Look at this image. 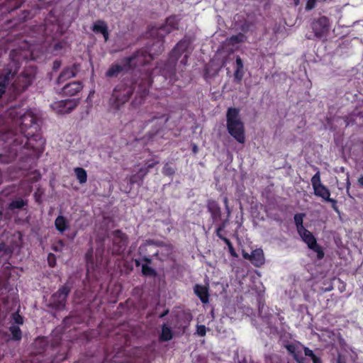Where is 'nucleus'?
I'll use <instances>...</instances> for the list:
<instances>
[{"label": "nucleus", "instance_id": "1", "mask_svg": "<svg viewBox=\"0 0 363 363\" xmlns=\"http://www.w3.org/2000/svg\"><path fill=\"white\" fill-rule=\"evenodd\" d=\"M6 116L19 126L21 134L12 135L11 143L0 154V162L11 163L19 154L38 158L44 151L45 140L41 135L35 116L31 111H24L21 106H11L6 111Z\"/></svg>", "mask_w": 363, "mask_h": 363}, {"label": "nucleus", "instance_id": "2", "mask_svg": "<svg viewBox=\"0 0 363 363\" xmlns=\"http://www.w3.org/2000/svg\"><path fill=\"white\" fill-rule=\"evenodd\" d=\"M151 86V74L146 72L140 79L131 77L118 84L113 89L108 100L109 109L113 112L121 110L132 97L135 91V96L131 106L136 107L141 104L149 93Z\"/></svg>", "mask_w": 363, "mask_h": 363}, {"label": "nucleus", "instance_id": "3", "mask_svg": "<svg viewBox=\"0 0 363 363\" xmlns=\"http://www.w3.org/2000/svg\"><path fill=\"white\" fill-rule=\"evenodd\" d=\"M226 128L228 133L239 143L245 142L244 123L240 116V109L230 107L226 113Z\"/></svg>", "mask_w": 363, "mask_h": 363}, {"label": "nucleus", "instance_id": "4", "mask_svg": "<svg viewBox=\"0 0 363 363\" xmlns=\"http://www.w3.org/2000/svg\"><path fill=\"white\" fill-rule=\"evenodd\" d=\"M35 344L41 348L37 356L40 363H59L66 359V356L57 354L58 342L50 345L46 338L42 337L36 340Z\"/></svg>", "mask_w": 363, "mask_h": 363}, {"label": "nucleus", "instance_id": "5", "mask_svg": "<svg viewBox=\"0 0 363 363\" xmlns=\"http://www.w3.org/2000/svg\"><path fill=\"white\" fill-rule=\"evenodd\" d=\"M190 45L191 40L187 38H184L176 44L169 53L164 66L161 67L164 74L172 75L175 74L176 65L178 60L183 54H189V48Z\"/></svg>", "mask_w": 363, "mask_h": 363}, {"label": "nucleus", "instance_id": "6", "mask_svg": "<svg viewBox=\"0 0 363 363\" xmlns=\"http://www.w3.org/2000/svg\"><path fill=\"white\" fill-rule=\"evenodd\" d=\"M153 60V57L147 49L142 48L135 51L132 55L125 57V62L126 66L129 67L130 69H135L139 67H143V72L137 77L135 74L133 77L135 79H140L146 72H150L151 75L152 70L150 68H147L146 66ZM152 83V79L151 78V84Z\"/></svg>", "mask_w": 363, "mask_h": 363}, {"label": "nucleus", "instance_id": "7", "mask_svg": "<svg viewBox=\"0 0 363 363\" xmlns=\"http://www.w3.org/2000/svg\"><path fill=\"white\" fill-rule=\"evenodd\" d=\"M19 52L18 50H11L9 53L10 63L0 71V88L6 90L11 79H13L20 68L21 57L18 55Z\"/></svg>", "mask_w": 363, "mask_h": 363}, {"label": "nucleus", "instance_id": "8", "mask_svg": "<svg viewBox=\"0 0 363 363\" xmlns=\"http://www.w3.org/2000/svg\"><path fill=\"white\" fill-rule=\"evenodd\" d=\"M36 77V69L33 67L26 68L12 84L14 98L25 91L33 82Z\"/></svg>", "mask_w": 363, "mask_h": 363}, {"label": "nucleus", "instance_id": "9", "mask_svg": "<svg viewBox=\"0 0 363 363\" xmlns=\"http://www.w3.org/2000/svg\"><path fill=\"white\" fill-rule=\"evenodd\" d=\"M72 285V282L67 281L62 286H60L57 291L51 295L48 306L55 311L64 310Z\"/></svg>", "mask_w": 363, "mask_h": 363}, {"label": "nucleus", "instance_id": "10", "mask_svg": "<svg viewBox=\"0 0 363 363\" xmlns=\"http://www.w3.org/2000/svg\"><path fill=\"white\" fill-rule=\"evenodd\" d=\"M111 235L112 238L111 253L116 255H123L128 243V235L121 230L112 231Z\"/></svg>", "mask_w": 363, "mask_h": 363}, {"label": "nucleus", "instance_id": "11", "mask_svg": "<svg viewBox=\"0 0 363 363\" xmlns=\"http://www.w3.org/2000/svg\"><path fill=\"white\" fill-rule=\"evenodd\" d=\"M311 28L316 38H321L325 37L330 28V20L325 16H320L313 20L311 23Z\"/></svg>", "mask_w": 363, "mask_h": 363}, {"label": "nucleus", "instance_id": "12", "mask_svg": "<svg viewBox=\"0 0 363 363\" xmlns=\"http://www.w3.org/2000/svg\"><path fill=\"white\" fill-rule=\"evenodd\" d=\"M311 181L313 189V193L316 196L321 198L324 201L330 196V191L329 189L321 183L319 172H317L312 177Z\"/></svg>", "mask_w": 363, "mask_h": 363}, {"label": "nucleus", "instance_id": "13", "mask_svg": "<svg viewBox=\"0 0 363 363\" xmlns=\"http://www.w3.org/2000/svg\"><path fill=\"white\" fill-rule=\"evenodd\" d=\"M159 163L158 160H148L145 161V167L140 168L136 174L132 175L129 179V184L130 185L138 182V179L143 184L144 177L148 174L150 169L153 168Z\"/></svg>", "mask_w": 363, "mask_h": 363}, {"label": "nucleus", "instance_id": "14", "mask_svg": "<svg viewBox=\"0 0 363 363\" xmlns=\"http://www.w3.org/2000/svg\"><path fill=\"white\" fill-rule=\"evenodd\" d=\"M79 68L80 64L79 63H74L71 66L64 67L56 80L57 84H61L67 80L75 77L79 71Z\"/></svg>", "mask_w": 363, "mask_h": 363}, {"label": "nucleus", "instance_id": "15", "mask_svg": "<svg viewBox=\"0 0 363 363\" xmlns=\"http://www.w3.org/2000/svg\"><path fill=\"white\" fill-rule=\"evenodd\" d=\"M178 29V23L174 16L168 17L164 24L158 28L156 34L161 37L164 38L167 34Z\"/></svg>", "mask_w": 363, "mask_h": 363}, {"label": "nucleus", "instance_id": "16", "mask_svg": "<svg viewBox=\"0 0 363 363\" xmlns=\"http://www.w3.org/2000/svg\"><path fill=\"white\" fill-rule=\"evenodd\" d=\"M206 208L211 215L213 223H217L221 220V208L219 203L213 199H208L206 201Z\"/></svg>", "mask_w": 363, "mask_h": 363}, {"label": "nucleus", "instance_id": "17", "mask_svg": "<svg viewBox=\"0 0 363 363\" xmlns=\"http://www.w3.org/2000/svg\"><path fill=\"white\" fill-rule=\"evenodd\" d=\"M129 67L126 66L125 57L121 59V63H113L111 65L109 68L105 73V76L108 78L118 77L121 72L129 70Z\"/></svg>", "mask_w": 363, "mask_h": 363}, {"label": "nucleus", "instance_id": "18", "mask_svg": "<svg viewBox=\"0 0 363 363\" xmlns=\"http://www.w3.org/2000/svg\"><path fill=\"white\" fill-rule=\"evenodd\" d=\"M91 29L96 34H101L104 39V42L106 43L109 40L108 27L105 21H96L94 22Z\"/></svg>", "mask_w": 363, "mask_h": 363}, {"label": "nucleus", "instance_id": "19", "mask_svg": "<svg viewBox=\"0 0 363 363\" xmlns=\"http://www.w3.org/2000/svg\"><path fill=\"white\" fill-rule=\"evenodd\" d=\"M83 88L82 83L79 81H74L65 84L61 90L60 94L63 96H73L77 95Z\"/></svg>", "mask_w": 363, "mask_h": 363}, {"label": "nucleus", "instance_id": "20", "mask_svg": "<svg viewBox=\"0 0 363 363\" xmlns=\"http://www.w3.org/2000/svg\"><path fill=\"white\" fill-rule=\"evenodd\" d=\"M77 106V102L74 100L66 99L58 101L55 104V108L60 113H68Z\"/></svg>", "mask_w": 363, "mask_h": 363}, {"label": "nucleus", "instance_id": "21", "mask_svg": "<svg viewBox=\"0 0 363 363\" xmlns=\"http://www.w3.org/2000/svg\"><path fill=\"white\" fill-rule=\"evenodd\" d=\"M154 243L155 242L153 240H146V242L140 245L138 248V255L142 257L141 260L145 262V264H147V265L152 264V258L148 254V247Z\"/></svg>", "mask_w": 363, "mask_h": 363}, {"label": "nucleus", "instance_id": "22", "mask_svg": "<svg viewBox=\"0 0 363 363\" xmlns=\"http://www.w3.org/2000/svg\"><path fill=\"white\" fill-rule=\"evenodd\" d=\"M195 294L199 298L203 303L209 301L208 287L201 284H196L194 287Z\"/></svg>", "mask_w": 363, "mask_h": 363}, {"label": "nucleus", "instance_id": "23", "mask_svg": "<svg viewBox=\"0 0 363 363\" xmlns=\"http://www.w3.org/2000/svg\"><path fill=\"white\" fill-rule=\"evenodd\" d=\"M251 263L257 267H259L264 264V252L261 248H257L251 252Z\"/></svg>", "mask_w": 363, "mask_h": 363}, {"label": "nucleus", "instance_id": "24", "mask_svg": "<svg viewBox=\"0 0 363 363\" xmlns=\"http://www.w3.org/2000/svg\"><path fill=\"white\" fill-rule=\"evenodd\" d=\"M285 347L297 363H304L305 358L302 356L301 351L298 350V347L295 344H287L285 345Z\"/></svg>", "mask_w": 363, "mask_h": 363}, {"label": "nucleus", "instance_id": "25", "mask_svg": "<svg viewBox=\"0 0 363 363\" xmlns=\"http://www.w3.org/2000/svg\"><path fill=\"white\" fill-rule=\"evenodd\" d=\"M298 233L301 238L302 240L306 244H307L308 247H310V246L315 245V244L317 243V240L315 236L313 235L312 233H311L307 229H304L303 230Z\"/></svg>", "mask_w": 363, "mask_h": 363}, {"label": "nucleus", "instance_id": "26", "mask_svg": "<svg viewBox=\"0 0 363 363\" xmlns=\"http://www.w3.org/2000/svg\"><path fill=\"white\" fill-rule=\"evenodd\" d=\"M55 226L60 233H65L69 228V222L63 216H58L55 220Z\"/></svg>", "mask_w": 363, "mask_h": 363}, {"label": "nucleus", "instance_id": "27", "mask_svg": "<svg viewBox=\"0 0 363 363\" xmlns=\"http://www.w3.org/2000/svg\"><path fill=\"white\" fill-rule=\"evenodd\" d=\"M173 337L172 330L167 324H163L162 326V332L159 336V340L161 342H167L172 340Z\"/></svg>", "mask_w": 363, "mask_h": 363}, {"label": "nucleus", "instance_id": "28", "mask_svg": "<svg viewBox=\"0 0 363 363\" xmlns=\"http://www.w3.org/2000/svg\"><path fill=\"white\" fill-rule=\"evenodd\" d=\"M13 252V248L11 245H7L4 242L0 243V256L8 259L11 257Z\"/></svg>", "mask_w": 363, "mask_h": 363}, {"label": "nucleus", "instance_id": "29", "mask_svg": "<svg viewBox=\"0 0 363 363\" xmlns=\"http://www.w3.org/2000/svg\"><path fill=\"white\" fill-rule=\"evenodd\" d=\"M247 37L242 33H239L237 35H231L227 38L228 44L230 45H235L237 44L243 43L246 40Z\"/></svg>", "mask_w": 363, "mask_h": 363}, {"label": "nucleus", "instance_id": "30", "mask_svg": "<svg viewBox=\"0 0 363 363\" xmlns=\"http://www.w3.org/2000/svg\"><path fill=\"white\" fill-rule=\"evenodd\" d=\"M11 333V340L13 341H20L22 339V331L18 325H12L9 328Z\"/></svg>", "mask_w": 363, "mask_h": 363}, {"label": "nucleus", "instance_id": "31", "mask_svg": "<svg viewBox=\"0 0 363 363\" xmlns=\"http://www.w3.org/2000/svg\"><path fill=\"white\" fill-rule=\"evenodd\" d=\"M85 259L86 262V267L87 270L89 269H95V264L94 261V250L93 248H90L88 250V251L85 254Z\"/></svg>", "mask_w": 363, "mask_h": 363}, {"label": "nucleus", "instance_id": "32", "mask_svg": "<svg viewBox=\"0 0 363 363\" xmlns=\"http://www.w3.org/2000/svg\"><path fill=\"white\" fill-rule=\"evenodd\" d=\"M306 216V214L303 213H299L294 215V223L296 227V230L298 233L303 230L305 227L303 226V218Z\"/></svg>", "mask_w": 363, "mask_h": 363}, {"label": "nucleus", "instance_id": "33", "mask_svg": "<svg viewBox=\"0 0 363 363\" xmlns=\"http://www.w3.org/2000/svg\"><path fill=\"white\" fill-rule=\"evenodd\" d=\"M28 205L27 201L23 200L21 198H19L16 200L12 201L8 206V208L11 211H13L15 209H21L25 206Z\"/></svg>", "mask_w": 363, "mask_h": 363}, {"label": "nucleus", "instance_id": "34", "mask_svg": "<svg viewBox=\"0 0 363 363\" xmlns=\"http://www.w3.org/2000/svg\"><path fill=\"white\" fill-rule=\"evenodd\" d=\"M74 172L80 184H84L87 181V173L84 169L76 167L74 169Z\"/></svg>", "mask_w": 363, "mask_h": 363}, {"label": "nucleus", "instance_id": "35", "mask_svg": "<svg viewBox=\"0 0 363 363\" xmlns=\"http://www.w3.org/2000/svg\"><path fill=\"white\" fill-rule=\"evenodd\" d=\"M168 120H169V116L165 114H162L159 117L155 116L152 118V120L151 121V122H153L155 121L156 123L158 124V125H159L157 129L155 130V133H157L159 132V130L160 129H162L163 128V126L166 124V123L168 121Z\"/></svg>", "mask_w": 363, "mask_h": 363}, {"label": "nucleus", "instance_id": "36", "mask_svg": "<svg viewBox=\"0 0 363 363\" xmlns=\"http://www.w3.org/2000/svg\"><path fill=\"white\" fill-rule=\"evenodd\" d=\"M141 272L145 277H155L157 275L156 270L147 264H142Z\"/></svg>", "mask_w": 363, "mask_h": 363}, {"label": "nucleus", "instance_id": "37", "mask_svg": "<svg viewBox=\"0 0 363 363\" xmlns=\"http://www.w3.org/2000/svg\"><path fill=\"white\" fill-rule=\"evenodd\" d=\"M308 248L316 253L317 258L318 259H322L324 257V256H325L324 251H323L322 247L320 245H318V243H315V245L310 246V247H308Z\"/></svg>", "mask_w": 363, "mask_h": 363}, {"label": "nucleus", "instance_id": "38", "mask_svg": "<svg viewBox=\"0 0 363 363\" xmlns=\"http://www.w3.org/2000/svg\"><path fill=\"white\" fill-rule=\"evenodd\" d=\"M223 241L228 247V252H229L230 256H232L233 257H235V258H238V255L236 252L231 241L228 238H223Z\"/></svg>", "mask_w": 363, "mask_h": 363}, {"label": "nucleus", "instance_id": "39", "mask_svg": "<svg viewBox=\"0 0 363 363\" xmlns=\"http://www.w3.org/2000/svg\"><path fill=\"white\" fill-rule=\"evenodd\" d=\"M163 174L166 176H172L175 173L174 167H171L168 163H166L162 169Z\"/></svg>", "mask_w": 363, "mask_h": 363}, {"label": "nucleus", "instance_id": "40", "mask_svg": "<svg viewBox=\"0 0 363 363\" xmlns=\"http://www.w3.org/2000/svg\"><path fill=\"white\" fill-rule=\"evenodd\" d=\"M12 320L14 323L17 325H23V317L19 314L18 311H16L11 315Z\"/></svg>", "mask_w": 363, "mask_h": 363}, {"label": "nucleus", "instance_id": "41", "mask_svg": "<svg viewBox=\"0 0 363 363\" xmlns=\"http://www.w3.org/2000/svg\"><path fill=\"white\" fill-rule=\"evenodd\" d=\"M244 69H235L234 72V79L236 82L240 83L244 77Z\"/></svg>", "mask_w": 363, "mask_h": 363}, {"label": "nucleus", "instance_id": "42", "mask_svg": "<svg viewBox=\"0 0 363 363\" xmlns=\"http://www.w3.org/2000/svg\"><path fill=\"white\" fill-rule=\"evenodd\" d=\"M325 201L330 203L332 208L335 212L340 213L339 208L337 207V200H335L334 199H331L330 196H329L328 199H327Z\"/></svg>", "mask_w": 363, "mask_h": 363}, {"label": "nucleus", "instance_id": "43", "mask_svg": "<svg viewBox=\"0 0 363 363\" xmlns=\"http://www.w3.org/2000/svg\"><path fill=\"white\" fill-rule=\"evenodd\" d=\"M48 262L50 267H54L56 264V257L52 253H49L48 255Z\"/></svg>", "mask_w": 363, "mask_h": 363}, {"label": "nucleus", "instance_id": "44", "mask_svg": "<svg viewBox=\"0 0 363 363\" xmlns=\"http://www.w3.org/2000/svg\"><path fill=\"white\" fill-rule=\"evenodd\" d=\"M196 333L201 336L203 337L206 333V328L204 325H198L196 328Z\"/></svg>", "mask_w": 363, "mask_h": 363}, {"label": "nucleus", "instance_id": "45", "mask_svg": "<svg viewBox=\"0 0 363 363\" xmlns=\"http://www.w3.org/2000/svg\"><path fill=\"white\" fill-rule=\"evenodd\" d=\"M317 0H308L306 4V10L311 11L315 7Z\"/></svg>", "mask_w": 363, "mask_h": 363}, {"label": "nucleus", "instance_id": "46", "mask_svg": "<svg viewBox=\"0 0 363 363\" xmlns=\"http://www.w3.org/2000/svg\"><path fill=\"white\" fill-rule=\"evenodd\" d=\"M303 350H304V354L307 357H309L311 358V359H313V358L316 357L317 356L314 354V352H313V350H311V349H309L308 347H305L303 348Z\"/></svg>", "mask_w": 363, "mask_h": 363}, {"label": "nucleus", "instance_id": "47", "mask_svg": "<svg viewBox=\"0 0 363 363\" xmlns=\"http://www.w3.org/2000/svg\"><path fill=\"white\" fill-rule=\"evenodd\" d=\"M236 69H244V64L240 56H237L235 59Z\"/></svg>", "mask_w": 363, "mask_h": 363}, {"label": "nucleus", "instance_id": "48", "mask_svg": "<svg viewBox=\"0 0 363 363\" xmlns=\"http://www.w3.org/2000/svg\"><path fill=\"white\" fill-rule=\"evenodd\" d=\"M23 14V16L21 17V19L23 20V21H25L29 18V16L30 15V12L28 10H24Z\"/></svg>", "mask_w": 363, "mask_h": 363}, {"label": "nucleus", "instance_id": "49", "mask_svg": "<svg viewBox=\"0 0 363 363\" xmlns=\"http://www.w3.org/2000/svg\"><path fill=\"white\" fill-rule=\"evenodd\" d=\"M242 257L244 259H247L251 262V259H252L251 254L247 253L245 250H242Z\"/></svg>", "mask_w": 363, "mask_h": 363}, {"label": "nucleus", "instance_id": "50", "mask_svg": "<svg viewBox=\"0 0 363 363\" xmlns=\"http://www.w3.org/2000/svg\"><path fill=\"white\" fill-rule=\"evenodd\" d=\"M188 58H189V54H184V57L182 59V60L180 62L181 64H182L183 65H186L187 63V61H188Z\"/></svg>", "mask_w": 363, "mask_h": 363}, {"label": "nucleus", "instance_id": "51", "mask_svg": "<svg viewBox=\"0 0 363 363\" xmlns=\"http://www.w3.org/2000/svg\"><path fill=\"white\" fill-rule=\"evenodd\" d=\"M223 231H218V228H216V235L220 238L222 240H223V238H226L225 237H224L222 234Z\"/></svg>", "mask_w": 363, "mask_h": 363}, {"label": "nucleus", "instance_id": "52", "mask_svg": "<svg viewBox=\"0 0 363 363\" xmlns=\"http://www.w3.org/2000/svg\"><path fill=\"white\" fill-rule=\"evenodd\" d=\"M61 65V62L59 61V60H55L53 63V69H58Z\"/></svg>", "mask_w": 363, "mask_h": 363}, {"label": "nucleus", "instance_id": "53", "mask_svg": "<svg viewBox=\"0 0 363 363\" xmlns=\"http://www.w3.org/2000/svg\"><path fill=\"white\" fill-rule=\"evenodd\" d=\"M223 202L225 208V207H229V205H228V198L227 196H224L223 198Z\"/></svg>", "mask_w": 363, "mask_h": 363}, {"label": "nucleus", "instance_id": "54", "mask_svg": "<svg viewBox=\"0 0 363 363\" xmlns=\"http://www.w3.org/2000/svg\"><path fill=\"white\" fill-rule=\"evenodd\" d=\"M226 227L225 225H223V223H219L217 228H218V231H224L225 228Z\"/></svg>", "mask_w": 363, "mask_h": 363}, {"label": "nucleus", "instance_id": "55", "mask_svg": "<svg viewBox=\"0 0 363 363\" xmlns=\"http://www.w3.org/2000/svg\"><path fill=\"white\" fill-rule=\"evenodd\" d=\"M225 209L226 214H227L226 218H229L230 216L231 210H230V207H225Z\"/></svg>", "mask_w": 363, "mask_h": 363}, {"label": "nucleus", "instance_id": "56", "mask_svg": "<svg viewBox=\"0 0 363 363\" xmlns=\"http://www.w3.org/2000/svg\"><path fill=\"white\" fill-rule=\"evenodd\" d=\"M312 360L313 363H322L321 359L318 357L313 358Z\"/></svg>", "mask_w": 363, "mask_h": 363}, {"label": "nucleus", "instance_id": "57", "mask_svg": "<svg viewBox=\"0 0 363 363\" xmlns=\"http://www.w3.org/2000/svg\"><path fill=\"white\" fill-rule=\"evenodd\" d=\"M221 223H223V225H225V227H227L228 224V221H229V218H225V219L220 220Z\"/></svg>", "mask_w": 363, "mask_h": 363}, {"label": "nucleus", "instance_id": "58", "mask_svg": "<svg viewBox=\"0 0 363 363\" xmlns=\"http://www.w3.org/2000/svg\"><path fill=\"white\" fill-rule=\"evenodd\" d=\"M168 313H169V310H168V309L165 310L162 313H161V314L159 315V318H164L165 315H167L168 314Z\"/></svg>", "mask_w": 363, "mask_h": 363}, {"label": "nucleus", "instance_id": "59", "mask_svg": "<svg viewBox=\"0 0 363 363\" xmlns=\"http://www.w3.org/2000/svg\"><path fill=\"white\" fill-rule=\"evenodd\" d=\"M140 261H142V260H141V259H135L134 260V262H135V266H136L137 267H140V266L141 265V264H140Z\"/></svg>", "mask_w": 363, "mask_h": 363}, {"label": "nucleus", "instance_id": "60", "mask_svg": "<svg viewBox=\"0 0 363 363\" xmlns=\"http://www.w3.org/2000/svg\"><path fill=\"white\" fill-rule=\"evenodd\" d=\"M192 152L194 153V154H196L198 152V147L196 145H194L193 147H192Z\"/></svg>", "mask_w": 363, "mask_h": 363}, {"label": "nucleus", "instance_id": "61", "mask_svg": "<svg viewBox=\"0 0 363 363\" xmlns=\"http://www.w3.org/2000/svg\"><path fill=\"white\" fill-rule=\"evenodd\" d=\"M358 182H359V185L363 186V176H362L359 178Z\"/></svg>", "mask_w": 363, "mask_h": 363}, {"label": "nucleus", "instance_id": "62", "mask_svg": "<svg viewBox=\"0 0 363 363\" xmlns=\"http://www.w3.org/2000/svg\"><path fill=\"white\" fill-rule=\"evenodd\" d=\"M6 90L0 88V99L2 97V96L5 94Z\"/></svg>", "mask_w": 363, "mask_h": 363}, {"label": "nucleus", "instance_id": "63", "mask_svg": "<svg viewBox=\"0 0 363 363\" xmlns=\"http://www.w3.org/2000/svg\"><path fill=\"white\" fill-rule=\"evenodd\" d=\"M350 186V182L349 180V177H347V192L349 191Z\"/></svg>", "mask_w": 363, "mask_h": 363}, {"label": "nucleus", "instance_id": "64", "mask_svg": "<svg viewBox=\"0 0 363 363\" xmlns=\"http://www.w3.org/2000/svg\"><path fill=\"white\" fill-rule=\"evenodd\" d=\"M333 289V286L332 285H330V286H328V288L325 289V291H330Z\"/></svg>", "mask_w": 363, "mask_h": 363}]
</instances>
